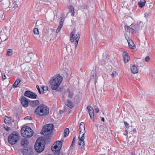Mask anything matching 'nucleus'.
<instances>
[{"label": "nucleus", "instance_id": "nucleus-1", "mask_svg": "<svg viewBox=\"0 0 155 155\" xmlns=\"http://www.w3.org/2000/svg\"><path fill=\"white\" fill-rule=\"evenodd\" d=\"M62 80V77L59 74L52 78L49 81L51 89L54 90H56L59 87Z\"/></svg>", "mask_w": 155, "mask_h": 155}, {"label": "nucleus", "instance_id": "nucleus-2", "mask_svg": "<svg viewBox=\"0 0 155 155\" xmlns=\"http://www.w3.org/2000/svg\"><path fill=\"white\" fill-rule=\"evenodd\" d=\"M49 108L44 104H41L35 109V113L39 116H45L49 114Z\"/></svg>", "mask_w": 155, "mask_h": 155}, {"label": "nucleus", "instance_id": "nucleus-3", "mask_svg": "<svg viewBox=\"0 0 155 155\" xmlns=\"http://www.w3.org/2000/svg\"><path fill=\"white\" fill-rule=\"evenodd\" d=\"M54 129V126L52 124H49L45 126L41 131V133L45 135L46 138L48 137L51 135Z\"/></svg>", "mask_w": 155, "mask_h": 155}, {"label": "nucleus", "instance_id": "nucleus-4", "mask_svg": "<svg viewBox=\"0 0 155 155\" xmlns=\"http://www.w3.org/2000/svg\"><path fill=\"white\" fill-rule=\"evenodd\" d=\"M20 135L16 131L12 132L8 136V142L12 145L15 144L19 140Z\"/></svg>", "mask_w": 155, "mask_h": 155}, {"label": "nucleus", "instance_id": "nucleus-5", "mask_svg": "<svg viewBox=\"0 0 155 155\" xmlns=\"http://www.w3.org/2000/svg\"><path fill=\"white\" fill-rule=\"evenodd\" d=\"M21 132L22 136L26 138L30 137L33 134V130L29 127L27 126L22 128Z\"/></svg>", "mask_w": 155, "mask_h": 155}, {"label": "nucleus", "instance_id": "nucleus-6", "mask_svg": "<svg viewBox=\"0 0 155 155\" xmlns=\"http://www.w3.org/2000/svg\"><path fill=\"white\" fill-rule=\"evenodd\" d=\"M62 144L61 141H56L52 146L51 150L55 155H58L60 153V150Z\"/></svg>", "mask_w": 155, "mask_h": 155}, {"label": "nucleus", "instance_id": "nucleus-7", "mask_svg": "<svg viewBox=\"0 0 155 155\" xmlns=\"http://www.w3.org/2000/svg\"><path fill=\"white\" fill-rule=\"evenodd\" d=\"M42 138L41 137L38 138L35 143V151L38 153L42 152L44 149L45 144L43 143L42 144L41 141Z\"/></svg>", "mask_w": 155, "mask_h": 155}, {"label": "nucleus", "instance_id": "nucleus-8", "mask_svg": "<svg viewBox=\"0 0 155 155\" xmlns=\"http://www.w3.org/2000/svg\"><path fill=\"white\" fill-rule=\"evenodd\" d=\"M22 152L24 155H33L34 154L33 149L30 147L24 148Z\"/></svg>", "mask_w": 155, "mask_h": 155}, {"label": "nucleus", "instance_id": "nucleus-9", "mask_svg": "<svg viewBox=\"0 0 155 155\" xmlns=\"http://www.w3.org/2000/svg\"><path fill=\"white\" fill-rule=\"evenodd\" d=\"M25 96L31 98H36L37 95L35 93L31 92L29 91H26L24 94Z\"/></svg>", "mask_w": 155, "mask_h": 155}, {"label": "nucleus", "instance_id": "nucleus-10", "mask_svg": "<svg viewBox=\"0 0 155 155\" xmlns=\"http://www.w3.org/2000/svg\"><path fill=\"white\" fill-rule=\"evenodd\" d=\"M0 5L2 7L4 8H7L9 7L10 2L9 0H0Z\"/></svg>", "mask_w": 155, "mask_h": 155}, {"label": "nucleus", "instance_id": "nucleus-11", "mask_svg": "<svg viewBox=\"0 0 155 155\" xmlns=\"http://www.w3.org/2000/svg\"><path fill=\"white\" fill-rule=\"evenodd\" d=\"M78 139H79L78 145L79 146H81V148H82L85 145V142L84 140V135H82L81 137V135H79L78 137Z\"/></svg>", "mask_w": 155, "mask_h": 155}, {"label": "nucleus", "instance_id": "nucleus-12", "mask_svg": "<svg viewBox=\"0 0 155 155\" xmlns=\"http://www.w3.org/2000/svg\"><path fill=\"white\" fill-rule=\"evenodd\" d=\"M88 112L91 119L93 118L94 117V110L92 107L89 105L87 107Z\"/></svg>", "mask_w": 155, "mask_h": 155}, {"label": "nucleus", "instance_id": "nucleus-13", "mask_svg": "<svg viewBox=\"0 0 155 155\" xmlns=\"http://www.w3.org/2000/svg\"><path fill=\"white\" fill-rule=\"evenodd\" d=\"M21 101L22 105L25 107L28 106V104L29 103L28 99L23 96L21 98Z\"/></svg>", "mask_w": 155, "mask_h": 155}, {"label": "nucleus", "instance_id": "nucleus-14", "mask_svg": "<svg viewBox=\"0 0 155 155\" xmlns=\"http://www.w3.org/2000/svg\"><path fill=\"white\" fill-rule=\"evenodd\" d=\"M125 37L127 41L129 47L132 49H134V48L135 45L132 40L127 36H125Z\"/></svg>", "mask_w": 155, "mask_h": 155}, {"label": "nucleus", "instance_id": "nucleus-15", "mask_svg": "<svg viewBox=\"0 0 155 155\" xmlns=\"http://www.w3.org/2000/svg\"><path fill=\"white\" fill-rule=\"evenodd\" d=\"M80 135H81V133L82 135H84L85 133V130L84 128V122H81L79 125Z\"/></svg>", "mask_w": 155, "mask_h": 155}, {"label": "nucleus", "instance_id": "nucleus-16", "mask_svg": "<svg viewBox=\"0 0 155 155\" xmlns=\"http://www.w3.org/2000/svg\"><path fill=\"white\" fill-rule=\"evenodd\" d=\"M130 69L131 72L134 74L138 72V69L137 66L135 65H132L130 66Z\"/></svg>", "mask_w": 155, "mask_h": 155}, {"label": "nucleus", "instance_id": "nucleus-17", "mask_svg": "<svg viewBox=\"0 0 155 155\" xmlns=\"http://www.w3.org/2000/svg\"><path fill=\"white\" fill-rule=\"evenodd\" d=\"M39 104V102L38 100L30 101L29 103V104L33 107L36 106L38 105Z\"/></svg>", "mask_w": 155, "mask_h": 155}, {"label": "nucleus", "instance_id": "nucleus-18", "mask_svg": "<svg viewBox=\"0 0 155 155\" xmlns=\"http://www.w3.org/2000/svg\"><path fill=\"white\" fill-rule=\"evenodd\" d=\"M65 104L67 106L71 108H72L74 107L73 103L69 100H66L65 102Z\"/></svg>", "mask_w": 155, "mask_h": 155}, {"label": "nucleus", "instance_id": "nucleus-19", "mask_svg": "<svg viewBox=\"0 0 155 155\" xmlns=\"http://www.w3.org/2000/svg\"><path fill=\"white\" fill-rule=\"evenodd\" d=\"M54 30L50 28L47 30L45 33V35L48 37L51 36V35L54 32Z\"/></svg>", "mask_w": 155, "mask_h": 155}, {"label": "nucleus", "instance_id": "nucleus-20", "mask_svg": "<svg viewBox=\"0 0 155 155\" xmlns=\"http://www.w3.org/2000/svg\"><path fill=\"white\" fill-rule=\"evenodd\" d=\"M123 57L124 62L126 63L129 61L130 57L128 55L127 53L124 52L123 53Z\"/></svg>", "mask_w": 155, "mask_h": 155}, {"label": "nucleus", "instance_id": "nucleus-21", "mask_svg": "<svg viewBox=\"0 0 155 155\" xmlns=\"http://www.w3.org/2000/svg\"><path fill=\"white\" fill-rule=\"evenodd\" d=\"M80 34L79 33H78L76 35V37L75 38V48L76 49V48L77 47V45H78V41L79 40L80 38Z\"/></svg>", "mask_w": 155, "mask_h": 155}, {"label": "nucleus", "instance_id": "nucleus-22", "mask_svg": "<svg viewBox=\"0 0 155 155\" xmlns=\"http://www.w3.org/2000/svg\"><path fill=\"white\" fill-rule=\"evenodd\" d=\"M127 28V31L128 32H129L132 33H134L135 32V29L133 28H130L129 26H125V28L126 29Z\"/></svg>", "mask_w": 155, "mask_h": 155}, {"label": "nucleus", "instance_id": "nucleus-23", "mask_svg": "<svg viewBox=\"0 0 155 155\" xmlns=\"http://www.w3.org/2000/svg\"><path fill=\"white\" fill-rule=\"evenodd\" d=\"M146 2V0H140L138 4L139 6L142 8L145 5Z\"/></svg>", "mask_w": 155, "mask_h": 155}, {"label": "nucleus", "instance_id": "nucleus-24", "mask_svg": "<svg viewBox=\"0 0 155 155\" xmlns=\"http://www.w3.org/2000/svg\"><path fill=\"white\" fill-rule=\"evenodd\" d=\"M68 8L69 10V12L71 13V15L72 16H74L75 12L73 7L71 5L69 6L68 7Z\"/></svg>", "mask_w": 155, "mask_h": 155}, {"label": "nucleus", "instance_id": "nucleus-25", "mask_svg": "<svg viewBox=\"0 0 155 155\" xmlns=\"http://www.w3.org/2000/svg\"><path fill=\"white\" fill-rule=\"evenodd\" d=\"M28 143V140L25 138L23 139L21 142V144L24 146L27 145Z\"/></svg>", "mask_w": 155, "mask_h": 155}, {"label": "nucleus", "instance_id": "nucleus-26", "mask_svg": "<svg viewBox=\"0 0 155 155\" xmlns=\"http://www.w3.org/2000/svg\"><path fill=\"white\" fill-rule=\"evenodd\" d=\"M4 120L6 124H9L11 122V119L9 117L5 116Z\"/></svg>", "mask_w": 155, "mask_h": 155}, {"label": "nucleus", "instance_id": "nucleus-27", "mask_svg": "<svg viewBox=\"0 0 155 155\" xmlns=\"http://www.w3.org/2000/svg\"><path fill=\"white\" fill-rule=\"evenodd\" d=\"M74 34L72 32L71 33L70 35V40L71 42H73L74 41Z\"/></svg>", "mask_w": 155, "mask_h": 155}, {"label": "nucleus", "instance_id": "nucleus-28", "mask_svg": "<svg viewBox=\"0 0 155 155\" xmlns=\"http://www.w3.org/2000/svg\"><path fill=\"white\" fill-rule=\"evenodd\" d=\"M13 51L12 49H8L7 51L6 55L7 56H11L12 54Z\"/></svg>", "mask_w": 155, "mask_h": 155}, {"label": "nucleus", "instance_id": "nucleus-29", "mask_svg": "<svg viewBox=\"0 0 155 155\" xmlns=\"http://www.w3.org/2000/svg\"><path fill=\"white\" fill-rule=\"evenodd\" d=\"M69 133V130L68 128H66L64 131V137H65L68 136Z\"/></svg>", "mask_w": 155, "mask_h": 155}, {"label": "nucleus", "instance_id": "nucleus-30", "mask_svg": "<svg viewBox=\"0 0 155 155\" xmlns=\"http://www.w3.org/2000/svg\"><path fill=\"white\" fill-rule=\"evenodd\" d=\"M21 81L19 79H18L16 80L14 83L13 84V87H16L17 85Z\"/></svg>", "mask_w": 155, "mask_h": 155}, {"label": "nucleus", "instance_id": "nucleus-31", "mask_svg": "<svg viewBox=\"0 0 155 155\" xmlns=\"http://www.w3.org/2000/svg\"><path fill=\"white\" fill-rule=\"evenodd\" d=\"M118 73L115 71H114L112 73L110 74L111 77L112 78H114L115 77L118 76Z\"/></svg>", "mask_w": 155, "mask_h": 155}, {"label": "nucleus", "instance_id": "nucleus-32", "mask_svg": "<svg viewBox=\"0 0 155 155\" xmlns=\"http://www.w3.org/2000/svg\"><path fill=\"white\" fill-rule=\"evenodd\" d=\"M6 39L7 36L5 34L1 35V37H0V39L1 41H5Z\"/></svg>", "mask_w": 155, "mask_h": 155}, {"label": "nucleus", "instance_id": "nucleus-33", "mask_svg": "<svg viewBox=\"0 0 155 155\" xmlns=\"http://www.w3.org/2000/svg\"><path fill=\"white\" fill-rule=\"evenodd\" d=\"M63 25V24L59 23V25L58 26V27L56 30V33H58L60 31L61 28H62Z\"/></svg>", "mask_w": 155, "mask_h": 155}, {"label": "nucleus", "instance_id": "nucleus-34", "mask_svg": "<svg viewBox=\"0 0 155 155\" xmlns=\"http://www.w3.org/2000/svg\"><path fill=\"white\" fill-rule=\"evenodd\" d=\"M5 17L4 15V13L3 12L1 11L0 12V21L2 20H3Z\"/></svg>", "mask_w": 155, "mask_h": 155}, {"label": "nucleus", "instance_id": "nucleus-35", "mask_svg": "<svg viewBox=\"0 0 155 155\" xmlns=\"http://www.w3.org/2000/svg\"><path fill=\"white\" fill-rule=\"evenodd\" d=\"M13 8L15 9L17 8L18 7L16 2L14 0L13 1Z\"/></svg>", "mask_w": 155, "mask_h": 155}, {"label": "nucleus", "instance_id": "nucleus-36", "mask_svg": "<svg viewBox=\"0 0 155 155\" xmlns=\"http://www.w3.org/2000/svg\"><path fill=\"white\" fill-rule=\"evenodd\" d=\"M67 91L69 93L68 94V97L72 98L73 97V94L72 92H71L69 90H68Z\"/></svg>", "mask_w": 155, "mask_h": 155}, {"label": "nucleus", "instance_id": "nucleus-37", "mask_svg": "<svg viewBox=\"0 0 155 155\" xmlns=\"http://www.w3.org/2000/svg\"><path fill=\"white\" fill-rule=\"evenodd\" d=\"M103 76H99V77L97 78L96 82L97 81L100 82L101 81H103Z\"/></svg>", "mask_w": 155, "mask_h": 155}, {"label": "nucleus", "instance_id": "nucleus-38", "mask_svg": "<svg viewBox=\"0 0 155 155\" xmlns=\"http://www.w3.org/2000/svg\"><path fill=\"white\" fill-rule=\"evenodd\" d=\"M33 32L35 35H38L39 34L38 30L37 28H35L33 30Z\"/></svg>", "mask_w": 155, "mask_h": 155}, {"label": "nucleus", "instance_id": "nucleus-39", "mask_svg": "<svg viewBox=\"0 0 155 155\" xmlns=\"http://www.w3.org/2000/svg\"><path fill=\"white\" fill-rule=\"evenodd\" d=\"M64 18L63 17L61 16L60 17V22L59 23L63 25L64 21Z\"/></svg>", "mask_w": 155, "mask_h": 155}, {"label": "nucleus", "instance_id": "nucleus-40", "mask_svg": "<svg viewBox=\"0 0 155 155\" xmlns=\"http://www.w3.org/2000/svg\"><path fill=\"white\" fill-rule=\"evenodd\" d=\"M26 75L27 76V77L28 78V77L30 78H31L32 77V73L31 72H30V71H28L26 73Z\"/></svg>", "mask_w": 155, "mask_h": 155}, {"label": "nucleus", "instance_id": "nucleus-41", "mask_svg": "<svg viewBox=\"0 0 155 155\" xmlns=\"http://www.w3.org/2000/svg\"><path fill=\"white\" fill-rule=\"evenodd\" d=\"M42 89L43 90V92L45 91H46L48 90V87L47 86H44L42 87Z\"/></svg>", "mask_w": 155, "mask_h": 155}, {"label": "nucleus", "instance_id": "nucleus-42", "mask_svg": "<svg viewBox=\"0 0 155 155\" xmlns=\"http://www.w3.org/2000/svg\"><path fill=\"white\" fill-rule=\"evenodd\" d=\"M75 141V137H74L73 139L72 143L70 147H72L74 145Z\"/></svg>", "mask_w": 155, "mask_h": 155}, {"label": "nucleus", "instance_id": "nucleus-43", "mask_svg": "<svg viewBox=\"0 0 155 155\" xmlns=\"http://www.w3.org/2000/svg\"><path fill=\"white\" fill-rule=\"evenodd\" d=\"M150 60V58L149 56H147L145 58V61L146 62H148Z\"/></svg>", "mask_w": 155, "mask_h": 155}, {"label": "nucleus", "instance_id": "nucleus-44", "mask_svg": "<svg viewBox=\"0 0 155 155\" xmlns=\"http://www.w3.org/2000/svg\"><path fill=\"white\" fill-rule=\"evenodd\" d=\"M4 129L7 131H8L10 130V127H8L7 126H5L4 127Z\"/></svg>", "mask_w": 155, "mask_h": 155}, {"label": "nucleus", "instance_id": "nucleus-45", "mask_svg": "<svg viewBox=\"0 0 155 155\" xmlns=\"http://www.w3.org/2000/svg\"><path fill=\"white\" fill-rule=\"evenodd\" d=\"M133 28L135 29V31L138 29L139 27L138 25H134L133 27Z\"/></svg>", "mask_w": 155, "mask_h": 155}, {"label": "nucleus", "instance_id": "nucleus-46", "mask_svg": "<svg viewBox=\"0 0 155 155\" xmlns=\"http://www.w3.org/2000/svg\"><path fill=\"white\" fill-rule=\"evenodd\" d=\"M24 119H25V120H32V118H31V117L29 116H27V117H25L24 118Z\"/></svg>", "mask_w": 155, "mask_h": 155}, {"label": "nucleus", "instance_id": "nucleus-47", "mask_svg": "<svg viewBox=\"0 0 155 155\" xmlns=\"http://www.w3.org/2000/svg\"><path fill=\"white\" fill-rule=\"evenodd\" d=\"M36 88L38 90V92H39V93L40 94H41V91L40 90V88H39V86L38 85H37L36 86Z\"/></svg>", "mask_w": 155, "mask_h": 155}, {"label": "nucleus", "instance_id": "nucleus-48", "mask_svg": "<svg viewBox=\"0 0 155 155\" xmlns=\"http://www.w3.org/2000/svg\"><path fill=\"white\" fill-rule=\"evenodd\" d=\"M124 123L125 125V126L127 128H128L129 125V124L126 121L124 122Z\"/></svg>", "mask_w": 155, "mask_h": 155}, {"label": "nucleus", "instance_id": "nucleus-49", "mask_svg": "<svg viewBox=\"0 0 155 155\" xmlns=\"http://www.w3.org/2000/svg\"><path fill=\"white\" fill-rule=\"evenodd\" d=\"M2 79L3 80H4L6 78V77L5 76V74H3V76H2Z\"/></svg>", "mask_w": 155, "mask_h": 155}, {"label": "nucleus", "instance_id": "nucleus-50", "mask_svg": "<svg viewBox=\"0 0 155 155\" xmlns=\"http://www.w3.org/2000/svg\"><path fill=\"white\" fill-rule=\"evenodd\" d=\"M136 129L135 128L133 130V131H130V133H131V134H132L136 132Z\"/></svg>", "mask_w": 155, "mask_h": 155}, {"label": "nucleus", "instance_id": "nucleus-51", "mask_svg": "<svg viewBox=\"0 0 155 155\" xmlns=\"http://www.w3.org/2000/svg\"><path fill=\"white\" fill-rule=\"evenodd\" d=\"M96 112L97 113H98L99 111V110L98 107H95L94 108Z\"/></svg>", "mask_w": 155, "mask_h": 155}, {"label": "nucleus", "instance_id": "nucleus-52", "mask_svg": "<svg viewBox=\"0 0 155 155\" xmlns=\"http://www.w3.org/2000/svg\"><path fill=\"white\" fill-rule=\"evenodd\" d=\"M148 16V14L147 13H144V17H147Z\"/></svg>", "mask_w": 155, "mask_h": 155}, {"label": "nucleus", "instance_id": "nucleus-53", "mask_svg": "<svg viewBox=\"0 0 155 155\" xmlns=\"http://www.w3.org/2000/svg\"><path fill=\"white\" fill-rule=\"evenodd\" d=\"M38 5H35V8L36 9H38Z\"/></svg>", "mask_w": 155, "mask_h": 155}, {"label": "nucleus", "instance_id": "nucleus-54", "mask_svg": "<svg viewBox=\"0 0 155 155\" xmlns=\"http://www.w3.org/2000/svg\"><path fill=\"white\" fill-rule=\"evenodd\" d=\"M101 120L103 122L104 121V117H101Z\"/></svg>", "mask_w": 155, "mask_h": 155}, {"label": "nucleus", "instance_id": "nucleus-55", "mask_svg": "<svg viewBox=\"0 0 155 155\" xmlns=\"http://www.w3.org/2000/svg\"><path fill=\"white\" fill-rule=\"evenodd\" d=\"M63 110H61L60 111V114H62L63 113Z\"/></svg>", "mask_w": 155, "mask_h": 155}, {"label": "nucleus", "instance_id": "nucleus-56", "mask_svg": "<svg viewBox=\"0 0 155 155\" xmlns=\"http://www.w3.org/2000/svg\"><path fill=\"white\" fill-rule=\"evenodd\" d=\"M8 24L9 25V26H10L11 24V23L10 22H8Z\"/></svg>", "mask_w": 155, "mask_h": 155}, {"label": "nucleus", "instance_id": "nucleus-57", "mask_svg": "<svg viewBox=\"0 0 155 155\" xmlns=\"http://www.w3.org/2000/svg\"><path fill=\"white\" fill-rule=\"evenodd\" d=\"M45 2H47L49 0H44Z\"/></svg>", "mask_w": 155, "mask_h": 155}, {"label": "nucleus", "instance_id": "nucleus-58", "mask_svg": "<svg viewBox=\"0 0 155 155\" xmlns=\"http://www.w3.org/2000/svg\"><path fill=\"white\" fill-rule=\"evenodd\" d=\"M141 23H142V22L141 21H140V22L139 23V24H140Z\"/></svg>", "mask_w": 155, "mask_h": 155}, {"label": "nucleus", "instance_id": "nucleus-59", "mask_svg": "<svg viewBox=\"0 0 155 155\" xmlns=\"http://www.w3.org/2000/svg\"><path fill=\"white\" fill-rule=\"evenodd\" d=\"M22 44V43H20L19 45H21Z\"/></svg>", "mask_w": 155, "mask_h": 155}, {"label": "nucleus", "instance_id": "nucleus-60", "mask_svg": "<svg viewBox=\"0 0 155 155\" xmlns=\"http://www.w3.org/2000/svg\"><path fill=\"white\" fill-rule=\"evenodd\" d=\"M96 127H97V125L96 124Z\"/></svg>", "mask_w": 155, "mask_h": 155}]
</instances>
